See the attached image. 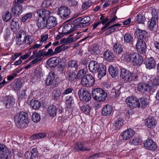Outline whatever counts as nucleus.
<instances>
[{"label":"nucleus","mask_w":159,"mask_h":159,"mask_svg":"<svg viewBox=\"0 0 159 159\" xmlns=\"http://www.w3.org/2000/svg\"><path fill=\"white\" fill-rule=\"evenodd\" d=\"M53 93L54 95L53 98L54 100H58L61 99L60 97L62 93H61V90L60 89H56Z\"/></svg>","instance_id":"nucleus-38"},{"label":"nucleus","mask_w":159,"mask_h":159,"mask_svg":"<svg viewBox=\"0 0 159 159\" xmlns=\"http://www.w3.org/2000/svg\"><path fill=\"white\" fill-rule=\"evenodd\" d=\"M158 20L154 19V18H152L151 19V21H150V23L149 25V27L150 28L151 30H152V29L154 27V26L156 25V21Z\"/></svg>","instance_id":"nucleus-58"},{"label":"nucleus","mask_w":159,"mask_h":159,"mask_svg":"<svg viewBox=\"0 0 159 159\" xmlns=\"http://www.w3.org/2000/svg\"><path fill=\"white\" fill-rule=\"evenodd\" d=\"M2 17L4 21L7 22L11 19V14L9 11H6L5 13L3 15Z\"/></svg>","instance_id":"nucleus-50"},{"label":"nucleus","mask_w":159,"mask_h":159,"mask_svg":"<svg viewBox=\"0 0 159 159\" xmlns=\"http://www.w3.org/2000/svg\"><path fill=\"white\" fill-rule=\"evenodd\" d=\"M59 62L58 58L54 57L49 59L47 61V63L50 67L54 68L56 66Z\"/></svg>","instance_id":"nucleus-32"},{"label":"nucleus","mask_w":159,"mask_h":159,"mask_svg":"<svg viewBox=\"0 0 159 159\" xmlns=\"http://www.w3.org/2000/svg\"><path fill=\"white\" fill-rule=\"evenodd\" d=\"M101 64L95 61H91L89 65L90 71L93 73H97L100 68Z\"/></svg>","instance_id":"nucleus-12"},{"label":"nucleus","mask_w":159,"mask_h":159,"mask_svg":"<svg viewBox=\"0 0 159 159\" xmlns=\"http://www.w3.org/2000/svg\"><path fill=\"white\" fill-rule=\"evenodd\" d=\"M97 72H98V77L101 78L106 75V66L101 64L100 68H99Z\"/></svg>","instance_id":"nucleus-37"},{"label":"nucleus","mask_w":159,"mask_h":159,"mask_svg":"<svg viewBox=\"0 0 159 159\" xmlns=\"http://www.w3.org/2000/svg\"><path fill=\"white\" fill-rule=\"evenodd\" d=\"M75 30V29H74L71 24H66L64 25L62 32L66 35L71 33Z\"/></svg>","instance_id":"nucleus-27"},{"label":"nucleus","mask_w":159,"mask_h":159,"mask_svg":"<svg viewBox=\"0 0 159 159\" xmlns=\"http://www.w3.org/2000/svg\"><path fill=\"white\" fill-rule=\"evenodd\" d=\"M113 110L112 106L107 104L105 106L102 108L101 114L102 115L107 116L110 115Z\"/></svg>","instance_id":"nucleus-22"},{"label":"nucleus","mask_w":159,"mask_h":159,"mask_svg":"<svg viewBox=\"0 0 159 159\" xmlns=\"http://www.w3.org/2000/svg\"><path fill=\"white\" fill-rule=\"evenodd\" d=\"M120 91L119 90H115L112 89V91L111 92L110 95L111 96L114 97L115 98H117L120 95Z\"/></svg>","instance_id":"nucleus-62"},{"label":"nucleus","mask_w":159,"mask_h":159,"mask_svg":"<svg viewBox=\"0 0 159 159\" xmlns=\"http://www.w3.org/2000/svg\"><path fill=\"white\" fill-rule=\"evenodd\" d=\"M143 144L146 149L152 151L155 150L157 147L155 142L150 139H148L144 141Z\"/></svg>","instance_id":"nucleus-9"},{"label":"nucleus","mask_w":159,"mask_h":159,"mask_svg":"<svg viewBox=\"0 0 159 159\" xmlns=\"http://www.w3.org/2000/svg\"><path fill=\"white\" fill-rule=\"evenodd\" d=\"M136 19L138 23L144 24L145 21V18L142 15L139 14L137 15Z\"/></svg>","instance_id":"nucleus-53"},{"label":"nucleus","mask_w":159,"mask_h":159,"mask_svg":"<svg viewBox=\"0 0 159 159\" xmlns=\"http://www.w3.org/2000/svg\"><path fill=\"white\" fill-rule=\"evenodd\" d=\"M40 115L36 112L34 113L32 115V120L34 123H38L40 120Z\"/></svg>","instance_id":"nucleus-45"},{"label":"nucleus","mask_w":159,"mask_h":159,"mask_svg":"<svg viewBox=\"0 0 159 159\" xmlns=\"http://www.w3.org/2000/svg\"><path fill=\"white\" fill-rule=\"evenodd\" d=\"M145 124L148 127L153 128L157 124V121L154 117L149 116L146 120Z\"/></svg>","instance_id":"nucleus-19"},{"label":"nucleus","mask_w":159,"mask_h":159,"mask_svg":"<svg viewBox=\"0 0 159 159\" xmlns=\"http://www.w3.org/2000/svg\"><path fill=\"white\" fill-rule=\"evenodd\" d=\"M31 106L34 109H38L40 106V102L36 100H32L30 103Z\"/></svg>","instance_id":"nucleus-43"},{"label":"nucleus","mask_w":159,"mask_h":159,"mask_svg":"<svg viewBox=\"0 0 159 159\" xmlns=\"http://www.w3.org/2000/svg\"><path fill=\"white\" fill-rule=\"evenodd\" d=\"M42 75V72L41 69L39 67H36L34 71L35 78L39 79Z\"/></svg>","instance_id":"nucleus-49"},{"label":"nucleus","mask_w":159,"mask_h":159,"mask_svg":"<svg viewBox=\"0 0 159 159\" xmlns=\"http://www.w3.org/2000/svg\"><path fill=\"white\" fill-rule=\"evenodd\" d=\"M136 53L133 52L130 53H126L124 56L125 60L127 62L133 64Z\"/></svg>","instance_id":"nucleus-20"},{"label":"nucleus","mask_w":159,"mask_h":159,"mask_svg":"<svg viewBox=\"0 0 159 159\" xmlns=\"http://www.w3.org/2000/svg\"><path fill=\"white\" fill-rule=\"evenodd\" d=\"M3 103L5 104L6 107L9 108L15 104V99L11 97L4 98Z\"/></svg>","instance_id":"nucleus-23"},{"label":"nucleus","mask_w":159,"mask_h":159,"mask_svg":"<svg viewBox=\"0 0 159 159\" xmlns=\"http://www.w3.org/2000/svg\"><path fill=\"white\" fill-rule=\"evenodd\" d=\"M33 41V37L32 36H27L26 34V37L24 38V43L30 45L32 43Z\"/></svg>","instance_id":"nucleus-48"},{"label":"nucleus","mask_w":159,"mask_h":159,"mask_svg":"<svg viewBox=\"0 0 159 159\" xmlns=\"http://www.w3.org/2000/svg\"><path fill=\"white\" fill-rule=\"evenodd\" d=\"M81 109L85 114H88L90 112L91 108L89 105H85L81 107Z\"/></svg>","instance_id":"nucleus-47"},{"label":"nucleus","mask_w":159,"mask_h":159,"mask_svg":"<svg viewBox=\"0 0 159 159\" xmlns=\"http://www.w3.org/2000/svg\"><path fill=\"white\" fill-rule=\"evenodd\" d=\"M36 13L39 17H42L41 19H43L44 20L49 16L50 14L49 10L45 9L38 10L36 11Z\"/></svg>","instance_id":"nucleus-17"},{"label":"nucleus","mask_w":159,"mask_h":159,"mask_svg":"<svg viewBox=\"0 0 159 159\" xmlns=\"http://www.w3.org/2000/svg\"><path fill=\"white\" fill-rule=\"evenodd\" d=\"M91 52L93 54H97L100 53V51L97 45L94 44L91 48Z\"/></svg>","instance_id":"nucleus-54"},{"label":"nucleus","mask_w":159,"mask_h":159,"mask_svg":"<svg viewBox=\"0 0 159 159\" xmlns=\"http://www.w3.org/2000/svg\"><path fill=\"white\" fill-rule=\"evenodd\" d=\"M131 73L126 69L123 68L120 70V76L121 78L126 82H130L131 78Z\"/></svg>","instance_id":"nucleus-11"},{"label":"nucleus","mask_w":159,"mask_h":159,"mask_svg":"<svg viewBox=\"0 0 159 159\" xmlns=\"http://www.w3.org/2000/svg\"><path fill=\"white\" fill-rule=\"evenodd\" d=\"M52 4L51 0H44L42 3V6L43 7H47L50 6Z\"/></svg>","instance_id":"nucleus-61"},{"label":"nucleus","mask_w":159,"mask_h":159,"mask_svg":"<svg viewBox=\"0 0 159 159\" xmlns=\"http://www.w3.org/2000/svg\"><path fill=\"white\" fill-rule=\"evenodd\" d=\"M92 3L91 2H86L83 3L82 8V10L84 11L92 6Z\"/></svg>","instance_id":"nucleus-55"},{"label":"nucleus","mask_w":159,"mask_h":159,"mask_svg":"<svg viewBox=\"0 0 159 159\" xmlns=\"http://www.w3.org/2000/svg\"><path fill=\"white\" fill-rule=\"evenodd\" d=\"M92 94L94 99L98 102L104 101L107 96V93L101 88L94 89L92 90Z\"/></svg>","instance_id":"nucleus-2"},{"label":"nucleus","mask_w":159,"mask_h":159,"mask_svg":"<svg viewBox=\"0 0 159 159\" xmlns=\"http://www.w3.org/2000/svg\"><path fill=\"white\" fill-rule=\"evenodd\" d=\"M21 83L19 81H16L15 84L12 86V88L14 90H19L22 86Z\"/></svg>","instance_id":"nucleus-52"},{"label":"nucleus","mask_w":159,"mask_h":159,"mask_svg":"<svg viewBox=\"0 0 159 159\" xmlns=\"http://www.w3.org/2000/svg\"><path fill=\"white\" fill-rule=\"evenodd\" d=\"M25 37H26L25 32L22 30H20L16 39V44L19 46L23 44L24 43Z\"/></svg>","instance_id":"nucleus-13"},{"label":"nucleus","mask_w":159,"mask_h":159,"mask_svg":"<svg viewBox=\"0 0 159 159\" xmlns=\"http://www.w3.org/2000/svg\"><path fill=\"white\" fill-rule=\"evenodd\" d=\"M37 25L38 28L41 29L47 27L46 21L43 19H39L37 22Z\"/></svg>","instance_id":"nucleus-39"},{"label":"nucleus","mask_w":159,"mask_h":159,"mask_svg":"<svg viewBox=\"0 0 159 159\" xmlns=\"http://www.w3.org/2000/svg\"><path fill=\"white\" fill-rule=\"evenodd\" d=\"M90 20V18L89 16H86L84 18L81 17V20H80V24L77 25L76 26H79L81 27H84L89 26L90 23L89 21Z\"/></svg>","instance_id":"nucleus-25"},{"label":"nucleus","mask_w":159,"mask_h":159,"mask_svg":"<svg viewBox=\"0 0 159 159\" xmlns=\"http://www.w3.org/2000/svg\"><path fill=\"white\" fill-rule=\"evenodd\" d=\"M69 6L71 7H76L78 5V2L76 0H66Z\"/></svg>","instance_id":"nucleus-63"},{"label":"nucleus","mask_w":159,"mask_h":159,"mask_svg":"<svg viewBox=\"0 0 159 159\" xmlns=\"http://www.w3.org/2000/svg\"><path fill=\"white\" fill-rule=\"evenodd\" d=\"M67 66L68 69H71L73 70H76L78 69L79 66L77 61L71 60L68 62Z\"/></svg>","instance_id":"nucleus-26"},{"label":"nucleus","mask_w":159,"mask_h":159,"mask_svg":"<svg viewBox=\"0 0 159 159\" xmlns=\"http://www.w3.org/2000/svg\"><path fill=\"white\" fill-rule=\"evenodd\" d=\"M32 16V14L31 13H28L24 15L22 17L21 20L22 22L26 21L28 19L30 18Z\"/></svg>","instance_id":"nucleus-59"},{"label":"nucleus","mask_w":159,"mask_h":159,"mask_svg":"<svg viewBox=\"0 0 159 159\" xmlns=\"http://www.w3.org/2000/svg\"><path fill=\"white\" fill-rule=\"evenodd\" d=\"M74 148L77 151H89L91 150L90 148L85 147L84 146V144L81 142H79L76 143L74 146Z\"/></svg>","instance_id":"nucleus-30"},{"label":"nucleus","mask_w":159,"mask_h":159,"mask_svg":"<svg viewBox=\"0 0 159 159\" xmlns=\"http://www.w3.org/2000/svg\"><path fill=\"white\" fill-rule=\"evenodd\" d=\"M135 34L137 35L138 39H143L146 37L147 32L145 30L138 29L136 30Z\"/></svg>","instance_id":"nucleus-29"},{"label":"nucleus","mask_w":159,"mask_h":159,"mask_svg":"<svg viewBox=\"0 0 159 159\" xmlns=\"http://www.w3.org/2000/svg\"><path fill=\"white\" fill-rule=\"evenodd\" d=\"M80 20H81V17H79L71 21V25L75 30L80 27L79 26H76L77 25H79V24H80Z\"/></svg>","instance_id":"nucleus-44"},{"label":"nucleus","mask_w":159,"mask_h":159,"mask_svg":"<svg viewBox=\"0 0 159 159\" xmlns=\"http://www.w3.org/2000/svg\"><path fill=\"white\" fill-rule=\"evenodd\" d=\"M147 98H142L139 99L141 107H145L148 105V103L147 102Z\"/></svg>","instance_id":"nucleus-51"},{"label":"nucleus","mask_w":159,"mask_h":159,"mask_svg":"<svg viewBox=\"0 0 159 159\" xmlns=\"http://www.w3.org/2000/svg\"><path fill=\"white\" fill-rule=\"evenodd\" d=\"M66 74L68 77V80L70 82H72L74 81L76 78H77L75 72L73 70H72L70 69H67Z\"/></svg>","instance_id":"nucleus-31"},{"label":"nucleus","mask_w":159,"mask_h":159,"mask_svg":"<svg viewBox=\"0 0 159 159\" xmlns=\"http://www.w3.org/2000/svg\"><path fill=\"white\" fill-rule=\"evenodd\" d=\"M133 37L130 34L126 33L124 36V40L125 42L130 43Z\"/></svg>","instance_id":"nucleus-56"},{"label":"nucleus","mask_w":159,"mask_h":159,"mask_svg":"<svg viewBox=\"0 0 159 159\" xmlns=\"http://www.w3.org/2000/svg\"><path fill=\"white\" fill-rule=\"evenodd\" d=\"M45 56L44 51L43 49L40 50L39 51L35 50L33 52V55L29 58V60H31L35 58L40 59L41 57Z\"/></svg>","instance_id":"nucleus-18"},{"label":"nucleus","mask_w":159,"mask_h":159,"mask_svg":"<svg viewBox=\"0 0 159 159\" xmlns=\"http://www.w3.org/2000/svg\"><path fill=\"white\" fill-rule=\"evenodd\" d=\"M46 134L45 133H39L35 134L30 137L31 139H39L44 138L46 136Z\"/></svg>","instance_id":"nucleus-41"},{"label":"nucleus","mask_w":159,"mask_h":159,"mask_svg":"<svg viewBox=\"0 0 159 159\" xmlns=\"http://www.w3.org/2000/svg\"><path fill=\"white\" fill-rule=\"evenodd\" d=\"M15 6L11 9V12L14 16H19L22 12V7L20 4L14 3Z\"/></svg>","instance_id":"nucleus-16"},{"label":"nucleus","mask_w":159,"mask_h":159,"mask_svg":"<svg viewBox=\"0 0 159 159\" xmlns=\"http://www.w3.org/2000/svg\"><path fill=\"white\" fill-rule=\"evenodd\" d=\"M149 84L146 83L141 82L138 84L137 89L138 91L145 93L148 91Z\"/></svg>","instance_id":"nucleus-21"},{"label":"nucleus","mask_w":159,"mask_h":159,"mask_svg":"<svg viewBox=\"0 0 159 159\" xmlns=\"http://www.w3.org/2000/svg\"><path fill=\"white\" fill-rule=\"evenodd\" d=\"M70 13V9L66 6L61 7L58 9V14L61 18L69 17Z\"/></svg>","instance_id":"nucleus-7"},{"label":"nucleus","mask_w":159,"mask_h":159,"mask_svg":"<svg viewBox=\"0 0 159 159\" xmlns=\"http://www.w3.org/2000/svg\"><path fill=\"white\" fill-rule=\"evenodd\" d=\"M77 39L74 38L73 39L71 37L67 38H62L60 40V44H64V46L65 45H67L68 43H70L73 42L75 41Z\"/></svg>","instance_id":"nucleus-40"},{"label":"nucleus","mask_w":159,"mask_h":159,"mask_svg":"<svg viewBox=\"0 0 159 159\" xmlns=\"http://www.w3.org/2000/svg\"><path fill=\"white\" fill-rule=\"evenodd\" d=\"M78 94L80 100L86 102H88L91 99L90 93L85 89L81 88L78 91Z\"/></svg>","instance_id":"nucleus-3"},{"label":"nucleus","mask_w":159,"mask_h":159,"mask_svg":"<svg viewBox=\"0 0 159 159\" xmlns=\"http://www.w3.org/2000/svg\"><path fill=\"white\" fill-rule=\"evenodd\" d=\"M135 134L134 131L131 129H128L124 131L121 134L123 140H127L132 138Z\"/></svg>","instance_id":"nucleus-14"},{"label":"nucleus","mask_w":159,"mask_h":159,"mask_svg":"<svg viewBox=\"0 0 159 159\" xmlns=\"http://www.w3.org/2000/svg\"><path fill=\"white\" fill-rule=\"evenodd\" d=\"M145 64L147 69H151L155 67L156 63L154 59L152 57H151L147 59L145 62Z\"/></svg>","instance_id":"nucleus-24"},{"label":"nucleus","mask_w":159,"mask_h":159,"mask_svg":"<svg viewBox=\"0 0 159 159\" xmlns=\"http://www.w3.org/2000/svg\"><path fill=\"white\" fill-rule=\"evenodd\" d=\"M100 19L101 20L99 21L103 25L106 24L108 20V18L107 17L105 18V16L103 15H101V16L100 18Z\"/></svg>","instance_id":"nucleus-64"},{"label":"nucleus","mask_w":159,"mask_h":159,"mask_svg":"<svg viewBox=\"0 0 159 159\" xmlns=\"http://www.w3.org/2000/svg\"><path fill=\"white\" fill-rule=\"evenodd\" d=\"M152 18L158 19L159 15V11L156 9H153L152 10Z\"/></svg>","instance_id":"nucleus-57"},{"label":"nucleus","mask_w":159,"mask_h":159,"mask_svg":"<svg viewBox=\"0 0 159 159\" xmlns=\"http://www.w3.org/2000/svg\"><path fill=\"white\" fill-rule=\"evenodd\" d=\"M11 153L5 146L0 143V159H10Z\"/></svg>","instance_id":"nucleus-6"},{"label":"nucleus","mask_w":159,"mask_h":159,"mask_svg":"<svg viewBox=\"0 0 159 159\" xmlns=\"http://www.w3.org/2000/svg\"><path fill=\"white\" fill-rule=\"evenodd\" d=\"M143 62V58L142 56L136 53L133 65L134 66L140 65Z\"/></svg>","instance_id":"nucleus-36"},{"label":"nucleus","mask_w":159,"mask_h":159,"mask_svg":"<svg viewBox=\"0 0 159 159\" xmlns=\"http://www.w3.org/2000/svg\"><path fill=\"white\" fill-rule=\"evenodd\" d=\"M126 102L127 106L131 108L140 107L139 99L133 96L127 97L126 100Z\"/></svg>","instance_id":"nucleus-5"},{"label":"nucleus","mask_w":159,"mask_h":159,"mask_svg":"<svg viewBox=\"0 0 159 159\" xmlns=\"http://www.w3.org/2000/svg\"><path fill=\"white\" fill-rule=\"evenodd\" d=\"M108 71L111 75L113 77H116L119 72L118 68L110 65L109 67Z\"/></svg>","instance_id":"nucleus-34"},{"label":"nucleus","mask_w":159,"mask_h":159,"mask_svg":"<svg viewBox=\"0 0 159 159\" xmlns=\"http://www.w3.org/2000/svg\"><path fill=\"white\" fill-rule=\"evenodd\" d=\"M25 157L27 159H38L37 156H34V155H30L29 152L27 151L25 154Z\"/></svg>","instance_id":"nucleus-60"},{"label":"nucleus","mask_w":159,"mask_h":159,"mask_svg":"<svg viewBox=\"0 0 159 159\" xmlns=\"http://www.w3.org/2000/svg\"><path fill=\"white\" fill-rule=\"evenodd\" d=\"M87 72L86 70L84 69H83L80 70L78 71V73L76 74V77L78 79H82L84 77H85V75H86Z\"/></svg>","instance_id":"nucleus-42"},{"label":"nucleus","mask_w":159,"mask_h":159,"mask_svg":"<svg viewBox=\"0 0 159 159\" xmlns=\"http://www.w3.org/2000/svg\"><path fill=\"white\" fill-rule=\"evenodd\" d=\"M47 28L50 29L54 27L57 24L56 18L53 16H49L47 19Z\"/></svg>","instance_id":"nucleus-15"},{"label":"nucleus","mask_w":159,"mask_h":159,"mask_svg":"<svg viewBox=\"0 0 159 159\" xmlns=\"http://www.w3.org/2000/svg\"><path fill=\"white\" fill-rule=\"evenodd\" d=\"M14 120L17 126L20 128H25L29 123L28 114L24 111L17 113L14 117Z\"/></svg>","instance_id":"nucleus-1"},{"label":"nucleus","mask_w":159,"mask_h":159,"mask_svg":"<svg viewBox=\"0 0 159 159\" xmlns=\"http://www.w3.org/2000/svg\"><path fill=\"white\" fill-rule=\"evenodd\" d=\"M68 48V47L64 46V44H62L57 47L55 49V53H59L62 51L67 49Z\"/></svg>","instance_id":"nucleus-46"},{"label":"nucleus","mask_w":159,"mask_h":159,"mask_svg":"<svg viewBox=\"0 0 159 159\" xmlns=\"http://www.w3.org/2000/svg\"><path fill=\"white\" fill-rule=\"evenodd\" d=\"M146 48V44L144 40L138 39L136 45V48L137 51L143 54L145 53Z\"/></svg>","instance_id":"nucleus-8"},{"label":"nucleus","mask_w":159,"mask_h":159,"mask_svg":"<svg viewBox=\"0 0 159 159\" xmlns=\"http://www.w3.org/2000/svg\"><path fill=\"white\" fill-rule=\"evenodd\" d=\"M55 74L54 72H51L48 76L46 81V83L48 85L52 84H53V87H56V86L58 84V83L56 82V80H55Z\"/></svg>","instance_id":"nucleus-10"},{"label":"nucleus","mask_w":159,"mask_h":159,"mask_svg":"<svg viewBox=\"0 0 159 159\" xmlns=\"http://www.w3.org/2000/svg\"><path fill=\"white\" fill-rule=\"evenodd\" d=\"M112 49L115 53L120 54L123 51L122 45L118 43H115L113 44Z\"/></svg>","instance_id":"nucleus-35"},{"label":"nucleus","mask_w":159,"mask_h":159,"mask_svg":"<svg viewBox=\"0 0 159 159\" xmlns=\"http://www.w3.org/2000/svg\"><path fill=\"white\" fill-rule=\"evenodd\" d=\"M57 109L56 107L54 105L50 106L47 109L48 114L51 116L53 117L56 116Z\"/></svg>","instance_id":"nucleus-33"},{"label":"nucleus","mask_w":159,"mask_h":159,"mask_svg":"<svg viewBox=\"0 0 159 159\" xmlns=\"http://www.w3.org/2000/svg\"><path fill=\"white\" fill-rule=\"evenodd\" d=\"M105 59L108 61H111L114 60L115 58L113 53L110 50H107L103 53Z\"/></svg>","instance_id":"nucleus-28"},{"label":"nucleus","mask_w":159,"mask_h":159,"mask_svg":"<svg viewBox=\"0 0 159 159\" xmlns=\"http://www.w3.org/2000/svg\"><path fill=\"white\" fill-rule=\"evenodd\" d=\"M95 82L94 77L90 75H87L81 80V83L84 87H90L93 86Z\"/></svg>","instance_id":"nucleus-4"}]
</instances>
